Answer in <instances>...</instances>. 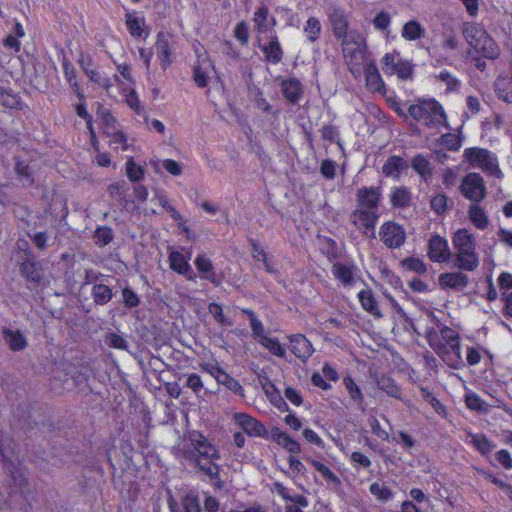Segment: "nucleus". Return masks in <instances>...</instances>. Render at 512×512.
<instances>
[{
	"instance_id": "nucleus-35",
	"label": "nucleus",
	"mask_w": 512,
	"mask_h": 512,
	"mask_svg": "<svg viewBox=\"0 0 512 512\" xmlns=\"http://www.w3.org/2000/svg\"><path fill=\"white\" fill-rule=\"evenodd\" d=\"M495 92L499 99L507 103H512V82L501 78L495 81Z\"/></svg>"
},
{
	"instance_id": "nucleus-15",
	"label": "nucleus",
	"mask_w": 512,
	"mask_h": 512,
	"mask_svg": "<svg viewBox=\"0 0 512 512\" xmlns=\"http://www.w3.org/2000/svg\"><path fill=\"white\" fill-rule=\"evenodd\" d=\"M439 284L442 288H449L456 291H462L467 287L469 279L461 270L457 272H447L439 275Z\"/></svg>"
},
{
	"instance_id": "nucleus-37",
	"label": "nucleus",
	"mask_w": 512,
	"mask_h": 512,
	"mask_svg": "<svg viewBox=\"0 0 512 512\" xmlns=\"http://www.w3.org/2000/svg\"><path fill=\"white\" fill-rule=\"evenodd\" d=\"M469 217L472 223L479 229H485L488 225V218L484 210L478 205L470 206Z\"/></svg>"
},
{
	"instance_id": "nucleus-8",
	"label": "nucleus",
	"mask_w": 512,
	"mask_h": 512,
	"mask_svg": "<svg viewBox=\"0 0 512 512\" xmlns=\"http://www.w3.org/2000/svg\"><path fill=\"white\" fill-rule=\"evenodd\" d=\"M8 442L9 438L0 434V456L2 457V464L9 475L10 486L15 489V492H23V488L28 483L26 471L21 462L13 461L5 455L4 447Z\"/></svg>"
},
{
	"instance_id": "nucleus-1",
	"label": "nucleus",
	"mask_w": 512,
	"mask_h": 512,
	"mask_svg": "<svg viewBox=\"0 0 512 512\" xmlns=\"http://www.w3.org/2000/svg\"><path fill=\"white\" fill-rule=\"evenodd\" d=\"M178 457L193 465L210 479H216L219 476L220 469L215 463L220 459L219 451L198 431L188 433L183 447L178 452Z\"/></svg>"
},
{
	"instance_id": "nucleus-6",
	"label": "nucleus",
	"mask_w": 512,
	"mask_h": 512,
	"mask_svg": "<svg viewBox=\"0 0 512 512\" xmlns=\"http://www.w3.org/2000/svg\"><path fill=\"white\" fill-rule=\"evenodd\" d=\"M345 63L355 78L362 74L363 66L368 63L366 58V43L360 33L340 40Z\"/></svg>"
},
{
	"instance_id": "nucleus-39",
	"label": "nucleus",
	"mask_w": 512,
	"mask_h": 512,
	"mask_svg": "<svg viewBox=\"0 0 512 512\" xmlns=\"http://www.w3.org/2000/svg\"><path fill=\"white\" fill-rule=\"evenodd\" d=\"M113 238L114 232L108 226H99L94 232V241L99 247L108 245Z\"/></svg>"
},
{
	"instance_id": "nucleus-29",
	"label": "nucleus",
	"mask_w": 512,
	"mask_h": 512,
	"mask_svg": "<svg viewBox=\"0 0 512 512\" xmlns=\"http://www.w3.org/2000/svg\"><path fill=\"white\" fill-rule=\"evenodd\" d=\"M468 436L471 438V443L483 456L489 455L496 446L484 434L469 433Z\"/></svg>"
},
{
	"instance_id": "nucleus-61",
	"label": "nucleus",
	"mask_w": 512,
	"mask_h": 512,
	"mask_svg": "<svg viewBox=\"0 0 512 512\" xmlns=\"http://www.w3.org/2000/svg\"><path fill=\"white\" fill-rule=\"evenodd\" d=\"M267 17L268 9L265 6H261L255 11L253 20L259 31L265 30Z\"/></svg>"
},
{
	"instance_id": "nucleus-10",
	"label": "nucleus",
	"mask_w": 512,
	"mask_h": 512,
	"mask_svg": "<svg viewBox=\"0 0 512 512\" xmlns=\"http://www.w3.org/2000/svg\"><path fill=\"white\" fill-rule=\"evenodd\" d=\"M327 15L333 35L338 41L350 37L353 33H359L349 29L348 15L343 9L332 6L328 9Z\"/></svg>"
},
{
	"instance_id": "nucleus-58",
	"label": "nucleus",
	"mask_w": 512,
	"mask_h": 512,
	"mask_svg": "<svg viewBox=\"0 0 512 512\" xmlns=\"http://www.w3.org/2000/svg\"><path fill=\"white\" fill-rule=\"evenodd\" d=\"M441 143L451 151H457L461 147V139L453 133H446L441 136Z\"/></svg>"
},
{
	"instance_id": "nucleus-36",
	"label": "nucleus",
	"mask_w": 512,
	"mask_h": 512,
	"mask_svg": "<svg viewBox=\"0 0 512 512\" xmlns=\"http://www.w3.org/2000/svg\"><path fill=\"white\" fill-rule=\"evenodd\" d=\"M393 207H406L411 201V194L406 187L396 188L390 198Z\"/></svg>"
},
{
	"instance_id": "nucleus-48",
	"label": "nucleus",
	"mask_w": 512,
	"mask_h": 512,
	"mask_svg": "<svg viewBox=\"0 0 512 512\" xmlns=\"http://www.w3.org/2000/svg\"><path fill=\"white\" fill-rule=\"evenodd\" d=\"M216 378L219 383L226 385L234 393H241L243 391L241 384L222 370L218 372Z\"/></svg>"
},
{
	"instance_id": "nucleus-7",
	"label": "nucleus",
	"mask_w": 512,
	"mask_h": 512,
	"mask_svg": "<svg viewBox=\"0 0 512 512\" xmlns=\"http://www.w3.org/2000/svg\"><path fill=\"white\" fill-rule=\"evenodd\" d=\"M464 156L473 167H478L498 179L503 177L497 158L489 150L478 147L467 148L464 151Z\"/></svg>"
},
{
	"instance_id": "nucleus-57",
	"label": "nucleus",
	"mask_w": 512,
	"mask_h": 512,
	"mask_svg": "<svg viewBox=\"0 0 512 512\" xmlns=\"http://www.w3.org/2000/svg\"><path fill=\"white\" fill-rule=\"evenodd\" d=\"M344 384H345V387L348 390L351 398L353 399V401H355L357 403H361L363 400V395L361 393L360 388L353 381V379L351 377L344 378Z\"/></svg>"
},
{
	"instance_id": "nucleus-9",
	"label": "nucleus",
	"mask_w": 512,
	"mask_h": 512,
	"mask_svg": "<svg viewBox=\"0 0 512 512\" xmlns=\"http://www.w3.org/2000/svg\"><path fill=\"white\" fill-rule=\"evenodd\" d=\"M460 191L466 199L476 203L482 201L487 193L483 177L475 172L468 173L463 177Z\"/></svg>"
},
{
	"instance_id": "nucleus-55",
	"label": "nucleus",
	"mask_w": 512,
	"mask_h": 512,
	"mask_svg": "<svg viewBox=\"0 0 512 512\" xmlns=\"http://www.w3.org/2000/svg\"><path fill=\"white\" fill-rule=\"evenodd\" d=\"M106 344L115 349L127 350L128 342L121 336L116 333H109L106 335Z\"/></svg>"
},
{
	"instance_id": "nucleus-13",
	"label": "nucleus",
	"mask_w": 512,
	"mask_h": 512,
	"mask_svg": "<svg viewBox=\"0 0 512 512\" xmlns=\"http://www.w3.org/2000/svg\"><path fill=\"white\" fill-rule=\"evenodd\" d=\"M233 419L246 434L252 437H264L267 434L265 426L257 419L245 413H236Z\"/></svg>"
},
{
	"instance_id": "nucleus-18",
	"label": "nucleus",
	"mask_w": 512,
	"mask_h": 512,
	"mask_svg": "<svg viewBox=\"0 0 512 512\" xmlns=\"http://www.w3.org/2000/svg\"><path fill=\"white\" fill-rule=\"evenodd\" d=\"M365 73L367 88L372 92H380L384 87V82L380 76L376 64L371 61L363 66L362 72Z\"/></svg>"
},
{
	"instance_id": "nucleus-54",
	"label": "nucleus",
	"mask_w": 512,
	"mask_h": 512,
	"mask_svg": "<svg viewBox=\"0 0 512 512\" xmlns=\"http://www.w3.org/2000/svg\"><path fill=\"white\" fill-rule=\"evenodd\" d=\"M126 173L132 182H137L143 177L144 169L141 166L136 165V163L130 159L126 163Z\"/></svg>"
},
{
	"instance_id": "nucleus-27",
	"label": "nucleus",
	"mask_w": 512,
	"mask_h": 512,
	"mask_svg": "<svg viewBox=\"0 0 512 512\" xmlns=\"http://www.w3.org/2000/svg\"><path fill=\"white\" fill-rule=\"evenodd\" d=\"M267 61L274 64L279 63L283 56V51L276 36L272 37L270 41L262 47Z\"/></svg>"
},
{
	"instance_id": "nucleus-26",
	"label": "nucleus",
	"mask_w": 512,
	"mask_h": 512,
	"mask_svg": "<svg viewBox=\"0 0 512 512\" xmlns=\"http://www.w3.org/2000/svg\"><path fill=\"white\" fill-rule=\"evenodd\" d=\"M3 337L8 346L13 351H20L26 348V337L20 331H13L11 329H3Z\"/></svg>"
},
{
	"instance_id": "nucleus-44",
	"label": "nucleus",
	"mask_w": 512,
	"mask_h": 512,
	"mask_svg": "<svg viewBox=\"0 0 512 512\" xmlns=\"http://www.w3.org/2000/svg\"><path fill=\"white\" fill-rule=\"evenodd\" d=\"M369 491L382 502L389 501L393 497V492L386 485L378 482L372 483L369 487Z\"/></svg>"
},
{
	"instance_id": "nucleus-42",
	"label": "nucleus",
	"mask_w": 512,
	"mask_h": 512,
	"mask_svg": "<svg viewBox=\"0 0 512 512\" xmlns=\"http://www.w3.org/2000/svg\"><path fill=\"white\" fill-rule=\"evenodd\" d=\"M304 33L311 42H315L321 33V23L315 17H310L304 26Z\"/></svg>"
},
{
	"instance_id": "nucleus-43",
	"label": "nucleus",
	"mask_w": 512,
	"mask_h": 512,
	"mask_svg": "<svg viewBox=\"0 0 512 512\" xmlns=\"http://www.w3.org/2000/svg\"><path fill=\"white\" fill-rule=\"evenodd\" d=\"M391 73L397 74L401 80L411 79L413 74V66L407 60H397V63L393 66Z\"/></svg>"
},
{
	"instance_id": "nucleus-30",
	"label": "nucleus",
	"mask_w": 512,
	"mask_h": 512,
	"mask_svg": "<svg viewBox=\"0 0 512 512\" xmlns=\"http://www.w3.org/2000/svg\"><path fill=\"white\" fill-rule=\"evenodd\" d=\"M212 67L210 60L206 57L202 62L194 67V81L200 88H204L208 84V69Z\"/></svg>"
},
{
	"instance_id": "nucleus-50",
	"label": "nucleus",
	"mask_w": 512,
	"mask_h": 512,
	"mask_svg": "<svg viewBox=\"0 0 512 512\" xmlns=\"http://www.w3.org/2000/svg\"><path fill=\"white\" fill-rule=\"evenodd\" d=\"M278 443L291 453L300 452V444L292 439L287 433L281 432L277 435Z\"/></svg>"
},
{
	"instance_id": "nucleus-19",
	"label": "nucleus",
	"mask_w": 512,
	"mask_h": 512,
	"mask_svg": "<svg viewBox=\"0 0 512 512\" xmlns=\"http://www.w3.org/2000/svg\"><path fill=\"white\" fill-rule=\"evenodd\" d=\"M156 52L160 60V65L166 69L171 64V47L169 43V35L159 32L156 37Z\"/></svg>"
},
{
	"instance_id": "nucleus-52",
	"label": "nucleus",
	"mask_w": 512,
	"mask_h": 512,
	"mask_svg": "<svg viewBox=\"0 0 512 512\" xmlns=\"http://www.w3.org/2000/svg\"><path fill=\"white\" fill-rule=\"evenodd\" d=\"M182 506L185 512H201L198 496L192 492L184 496Z\"/></svg>"
},
{
	"instance_id": "nucleus-59",
	"label": "nucleus",
	"mask_w": 512,
	"mask_h": 512,
	"mask_svg": "<svg viewBox=\"0 0 512 512\" xmlns=\"http://www.w3.org/2000/svg\"><path fill=\"white\" fill-rule=\"evenodd\" d=\"M421 397L428 402L437 413H440L444 410L441 402L427 389L424 387L420 388Z\"/></svg>"
},
{
	"instance_id": "nucleus-32",
	"label": "nucleus",
	"mask_w": 512,
	"mask_h": 512,
	"mask_svg": "<svg viewBox=\"0 0 512 512\" xmlns=\"http://www.w3.org/2000/svg\"><path fill=\"white\" fill-rule=\"evenodd\" d=\"M63 69H64V75L68 83L70 84L71 88L73 89L74 93L77 95L78 98L83 99L84 96L80 92V88L76 79V70L73 66V64L66 58L63 59Z\"/></svg>"
},
{
	"instance_id": "nucleus-46",
	"label": "nucleus",
	"mask_w": 512,
	"mask_h": 512,
	"mask_svg": "<svg viewBox=\"0 0 512 512\" xmlns=\"http://www.w3.org/2000/svg\"><path fill=\"white\" fill-rule=\"evenodd\" d=\"M144 24V19L135 17L132 14L126 15V25L132 36L140 37L143 33L142 26Z\"/></svg>"
},
{
	"instance_id": "nucleus-14",
	"label": "nucleus",
	"mask_w": 512,
	"mask_h": 512,
	"mask_svg": "<svg viewBox=\"0 0 512 512\" xmlns=\"http://www.w3.org/2000/svg\"><path fill=\"white\" fill-rule=\"evenodd\" d=\"M291 352L302 361H306L314 352L311 342L302 334L289 336Z\"/></svg>"
},
{
	"instance_id": "nucleus-21",
	"label": "nucleus",
	"mask_w": 512,
	"mask_h": 512,
	"mask_svg": "<svg viewBox=\"0 0 512 512\" xmlns=\"http://www.w3.org/2000/svg\"><path fill=\"white\" fill-rule=\"evenodd\" d=\"M281 89L283 96L291 104L298 103L303 93L302 85L296 78L283 80L281 83Z\"/></svg>"
},
{
	"instance_id": "nucleus-31",
	"label": "nucleus",
	"mask_w": 512,
	"mask_h": 512,
	"mask_svg": "<svg viewBox=\"0 0 512 512\" xmlns=\"http://www.w3.org/2000/svg\"><path fill=\"white\" fill-rule=\"evenodd\" d=\"M22 274L30 281L39 282L42 278V270L39 263L26 260L21 264Z\"/></svg>"
},
{
	"instance_id": "nucleus-45",
	"label": "nucleus",
	"mask_w": 512,
	"mask_h": 512,
	"mask_svg": "<svg viewBox=\"0 0 512 512\" xmlns=\"http://www.w3.org/2000/svg\"><path fill=\"white\" fill-rule=\"evenodd\" d=\"M466 405L469 409L475 410L482 413H487L489 411V405L480 399L478 395L475 393L466 395Z\"/></svg>"
},
{
	"instance_id": "nucleus-12",
	"label": "nucleus",
	"mask_w": 512,
	"mask_h": 512,
	"mask_svg": "<svg viewBox=\"0 0 512 512\" xmlns=\"http://www.w3.org/2000/svg\"><path fill=\"white\" fill-rule=\"evenodd\" d=\"M428 256L433 262H448L451 252L447 240L439 235L432 236L428 244Z\"/></svg>"
},
{
	"instance_id": "nucleus-47",
	"label": "nucleus",
	"mask_w": 512,
	"mask_h": 512,
	"mask_svg": "<svg viewBox=\"0 0 512 512\" xmlns=\"http://www.w3.org/2000/svg\"><path fill=\"white\" fill-rule=\"evenodd\" d=\"M313 467L319 472L321 473V475L329 482L335 484V485H340L341 484V481H340V478L334 473L332 472V470L330 468H328L326 465H324L323 463L319 462V461H316V460H312L311 461Z\"/></svg>"
},
{
	"instance_id": "nucleus-38",
	"label": "nucleus",
	"mask_w": 512,
	"mask_h": 512,
	"mask_svg": "<svg viewBox=\"0 0 512 512\" xmlns=\"http://www.w3.org/2000/svg\"><path fill=\"white\" fill-rule=\"evenodd\" d=\"M412 168L422 177L428 178L432 175L430 162L422 155H416L412 159Z\"/></svg>"
},
{
	"instance_id": "nucleus-40",
	"label": "nucleus",
	"mask_w": 512,
	"mask_h": 512,
	"mask_svg": "<svg viewBox=\"0 0 512 512\" xmlns=\"http://www.w3.org/2000/svg\"><path fill=\"white\" fill-rule=\"evenodd\" d=\"M258 342L268 349L273 355L278 357H285L286 349L281 345V343L276 338L270 337H262Z\"/></svg>"
},
{
	"instance_id": "nucleus-24",
	"label": "nucleus",
	"mask_w": 512,
	"mask_h": 512,
	"mask_svg": "<svg viewBox=\"0 0 512 512\" xmlns=\"http://www.w3.org/2000/svg\"><path fill=\"white\" fill-rule=\"evenodd\" d=\"M479 266V258L475 252L455 254L453 267L461 271H474Z\"/></svg>"
},
{
	"instance_id": "nucleus-49",
	"label": "nucleus",
	"mask_w": 512,
	"mask_h": 512,
	"mask_svg": "<svg viewBox=\"0 0 512 512\" xmlns=\"http://www.w3.org/2000/svg\"><path fill=\"white\" fill-rule=\"evenodd\" d=\"M252 245V256L257 260L263 262L265 269L269 273H273L274 269L272 265L268 261L267 254L265 251L260 247V245L256 241L251 242Z\"/></svg>"
},
{
	"instance_id": "nucleus-4",
	"label": "nucleus",
	"mask_w": 512,
	"mask_h": 512,
	"mask_svg": "<svg viewBox=\"0 0 512 512\" xmlns=\"http://www.w3.org/2000/svg\"><path fill=\"white\" fill-rule=\"evenodd\" d=\"M462 34L476 53L488 59H495L499 56L498 45L481 24L465 22L462 26Z\"/></svg>"
},
{
	"instance_id": "nucleus-63",
	"label": "nucleus",
	"mask_w": 512,
	"mask_h": 512,
	"mask_svg": "<svg viewBox=\"0 0 512 512\" xmlns=\"http://www.w3.org/2000/svg\"><path fill=\"white\" fill-rule=\"evenodd\" d=\"M235 38L242 44L246 45L249 39L248 26L245 22H240L234 29Z\"/></svg>"
},
{
	"instance_id": "nucleus-5",
	"label": "nucleus",
	"mask_w": 512,
	"mask_h": 512,
	"mask_svg": "<svg viewBox=\"0 0 512 512\" xmlns=\"http://www.w3.org/2000/svg\"><path fill=\"white\" fill-rule=\"evenodd\" d=\"M409 115L428 128L447 126L446 114L442 105L435 99H419L408 108Z\"/></svg>"
},
{
	"instance_id": "nucleus-22",
	"label": "nucleus",
	"mask_w": 512,
	"mask_h": 512,
	"mask_svg": "<svg viewBox=\"0 0 512 512\" xmlns=\"http://www.w3.org/2000/svg\"><path fill=\"white\" fill-rule=\"evenodd\" d=\"M194 265L203 279H206L215 285L219 284V281L216 279L212 261L205 254H198L194 260Z\"/></svg>"
},
{
	"instance_id": "nucleus-25",
	"label": "nucleus",
	"mask_w": 512,
	"mask_h": 512,
	"mask_svg": "<svg viewBox=\"0 0 512 512\" xmlns=\"http://www.w3.org/2000/svg\"><path fill=\"white\" fill-rule=\"evenodd\" d=\"M358 298L362 308L376 318H381L382 313L379 310L377 301L373 295L372 290H362L358 293Z\"/></svg>"
},
{
	"instance_id": "nucleus-56",
	"label": "nucleus",
	"mask_w": 512,
	"mask_h": 512,
	"mask_svg": "<svg viewBox=\"0 0 512 512\" xmlns=\"http://www.w3.org/2000/svg\"><path fill=\"white\" fill-rule=\"evenodd\" d=\"M208 310L218 323L226 326L232 325V322L223 314V310L220 304L213 302L208 306Z\"/></svg>"
},
{
	"instance_id": "nucleus-60",
	"label": "nucleus",
	"mask_w": 512,
	"mask_h": 512,
	"mask_svg": "<svg viewBox=\"0 0 512 512\" xmlns=\"http://www.w3.org/2000/svg\"><path fill=\"white\" fill-rule=\"evenodd\" d=\"M431 209L438 215L445 212L447 207V197L444 194L434 196L430 201Z\"/></svg>"
},
{
	"instance_id": "nucleus-11",
	"label": "nucleus",
	"mask_w": 512,
	"mask_h": 512,
	"mask_svg": "<svg viewBox=\"0 0 512 512\" xmlns=\"http://www.w3.org/2000/svg\"><path fill=\"white\" fill-rule=\"evenodd\" d=\"M379 237L386 247L395 249L405 243L406 232L400 224L394 221H387L381 225Z\"/></svg>"
},
{
	"instance_id": "nucleus-64",
	"label": "nucleus",
	"mask_w": 512,
	"mask_h": 512,
	"mask_svg": "<svg viewBox=\"0 0 512 512\" xmlns=\"http://www.w3.org/2000/svg\"><path fill=\"white\" fill-rule=\"evenodd\" d=\"M439 79L447 85L449 91H455L460 87V81L448 71H442L439 74Z\"/></svg>"
},
{
	"instance_id": "nucleus-34",
	"label": "nucleus",
	"mask_w": 512,
	"mask_h": 512,
	"mask_svg": "<svg viewBox=\"0 0 512 512\" xmlns=\"http://www.w3.org/2000/svg\"><path fill=\"white\" fill-rule=\"evenodd\" d=\"M377 385L379 389L384 391L387 395L396 399H401V390L392 378L388 376H381L377 380Z\"/></svg>"
},
{
	"instance_id": "nucleus-3",
	"label": "nucleus",
	"mask_w": 512,
	"mask_h": 512,
	"mask_svg": "<svg viewBox=\"0 0 512 512\" xmlns=\"http://www.w3.org/2000/svg\"><path fill=\"white\" fill-rule=\"evenodd\" d=\"M426 339L429 346L448 366L457 369L463 364L459 335L454 329L447 326L440 330L432 328L427 331Z\"/></svg>"
},
{
	"instance_id": "nucleus-2",
	"label": "nucleus",
	"mask_w": 512,
	"mask_h": 512,
	"mask_svg": "<svg viewBox=\"0 0 512 512\" xmlns=\"http://www.w3.org/2000/svg\"><path fill=\"white\" fill-rule=\"evenodd\" d=\"M355 197L356 208L349 215V221L362 234L375 238L381 189L375 186H364L357 190Z\"/></svg>"
},
{
	"instance_id": "nucleus-33",
	"label": "nucleus",
	"mask_w": 512,
	"mask_h": 512,
	"mask_svg": "<svg viewBox=\"0 0 512 512\" xmlns=\"http://www.w3.org/2000/svg\"><path fill=\"white\" fill-rule=\"evenodd\" d=\"M91 295L95 304L105 305L111 300L112 291L107 285L94 284Z\"/></svg>"
},
{
	"instance_id": "nucleus-51",
	"label": "nucleus",
	"mask_w": 512,
	"mask_h": 512,
	"mask_svg": "<svg viewBox=\"0 0 512 512\" xmlns=\"http://www.w3.org/2000/svg\"><path fill=\"white\" fill-rule=\"evenodd\" d=\"M402 265L409 271L424 274L427 271L425 263L419 258L408 257L402 261Z\"/></svg>"
},
{
	"instance_id": "nucleus-28",
	"label": "nucleus",
	"mask_w": 512,
	"mask_h": 512,
	"mask_svg": "<svg viewBox=\"0 0 512 512\" xmlns=\"http://www.w3.org/2000/svg\"><path fill=\"white\" fill-rule=\"evenodd\" d=\"M401 35L408 41L418 40L425 35V29L416 20H410L404 24Z\"/></svg>"
},
{
	"instance_id": "nucleus-62",
	"label": "nucleus",
	"mask_w": 512,
	"mask_h": 512,
	"mask_svg": "<svg viewBox=\"0 0 512 512\" xmlns=\"http://www.w3.org/2000/svg\"><path fill=\"white\" fill-rule=\"evenodd\" d=\"M391 23V17L387 12L381 11L379 12L375 18L373 19V25L375 29L384 31L386 30Z\"/></svg>"
},
{
	"instance_id": "nucleus-17",
	"label": "nucleus",
	"mask_w": 512,
	"mask_h": 512,
	"mask_svg": "<svg viewBox=\"0 0 512 512\" xmlns=\"http://www.w3.org/2000/svg\"><path fill=\"white\" fill-rule=\"evenodd\" d=\"M453 246L456 249V254L476 251V243L474 237L465 229H459L454 234Z\"/></svg>"
},
{
	"instance_id": "nucleus-20",
	"label": "nucleus",
	"mask_w": 512,
	"mask_h": 512,
	"mask_svg": "<svg viewBox=\"0 0 512 512\" xmlns=\"http://www.w3.org/2000/svg\"><path fill=\"white\" fill-rule=\"evenodd\" d=\"M331 272L344 286L350 287L355 282V266L336 262L332 265Z\"/></svg>"
},
{
	"instance_id": "nucleus-16",
	"label": "nucleus",
	"mask_w": 512,
	"mask_h": 512,
	"mask_svg": "<svg viewBox=\"0 0 512 512\" xmlns=\"http://www.w3.org/2000/svg\"><path fill=\"white\" fill-rule=\"evenodd\" d=\"M169 265L173 271L180 275H184L187 280L194 281L196 279V274L181 252L172 251L170 253Z\"/></svg>"
},
{
	"instance_id": "nucleus-53",
	"label": "nucleus",
	"mask_w": 512,
	"mask_h": 512,
	"mask_svg": "<svg viewBox=\"0 0 512 512\" xmlns=\"http://www.w3.org/2000/svg\"><path fill=\"white\" fill-rule=\"evenodd\" d=\"M115 122V118L109 111L105 110L101 113V125L104 133L107 135H113L116 133L117 129Z\"/></svg>"
},
{
	"instance_id": "nucleus-41",
	"label": "nucleus",
	"mask_w": 512,
	"mask_h": 512,
	"mask_svg": "<svg viewBox=\"0 0 512 512\" xmlns=\"http://www.w3.org/2000/svg\"><path fill=\"white\" fill-rule=\"evenodd\" d=\"M274 489L283 499L293 502V503H296L303 507L308 506V501H307L306 497H304L303 495H296L293 497L290 496L287 488L283 484H281L279 482L274 483Z\"/></svg>"
},
{
	"instance_id": "nucleus-23",
	"label": "nucleus",
	"mask_w": 512,
	"mask_h": 512,
	"mask_svg": "<svg viewBox=\"0 0 512 512\" xmlns=\"http://www.w3.org/2000/svg\"><path fill=\"white\" fill-rule=\"evenodd\" d=\"M407 162L399 156H390L382 167V173L386 177L399 179L402 170L407 169Z\"/></svg>"
}]
</instances>
